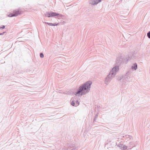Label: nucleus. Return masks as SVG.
Returning a JSON list of instances; mask_svg holds the SVG:
<instances>
[{"label":"nucleus","instance_id":"16","mask_svg":"<svg viewBox=\"0 0 150 150\" xmlns=\"http://www.w3.org/2000/svg\"><path fill=\"white\" fill-rule=\"evenodd\" d=\"M71 104L73 106H75L76 104H75V102H74V101H72L71 103Z\"/></svg>","mask_w":150,"mask_h":150},{"label":"nucleus","instance_id":"18","mask_svg":"<svg viewBox=\"0 0 150 150\" xmlns=\"http://www.w3.org/2000/svg\"><path fill=\"white\" fill-rule=\"evenodd\" d=\"M147 36L150 39V31L147 33Z\"/></svg>","mask_w":150,"mask_h":150},{"label":"nucleus","instance_id":"15","mask_svg":"<svg viewBox=\"0 0 150 150\" xmlns=\"http://www.w3.org/2000/svg\"><path fill=\"white\" fill-rule=\"evenodd\" d=\"M127 146H126L125 145H123V146H122V149H121L122 150H126L127 149Z\"/></svg>","mask_w":150,"mask_h":150},{"label":"nucleus","instance_id":"10","mask_svg":"<svg viewBox=\"0 0 150 150\" xmlns=\"http://www.w3.org/2000/svg\"><path fill=\"white\" fill-rule=\"evenodd\" d=\"M102 0H90L89 1V3L92 5H95L100 2Z\"/></svg>","mask_w":150,"mask_h":150},{"label":"nucleus","instance_id":"8","mask_svg":"<svg viewBox=\"0 0 150 150\" xmlns=\"http://www.w3.org/2000/svg\"><path fill=\"white\" fill-rule=\"evenodd\" d=\"M122 56H118L117 58L116 61V65H120L121 63L125 61Z\"/></svg>","mask_w":150,"mask_h":150},{"label":"nucleus","instance_id":"21","mask_svg":"<svg viewBox=\"0 0 150 150\" xmlns=\"http://www.w3.org/2000/svg\"><path fill=\"white\" fill-rule=\"evenodd\" d=\"M6 33V32H3L2 33H0V35H3Z\"/></svg>","mask_w":150,"mask_h":150},{"label":"nucleus","instance_id":"5","mask_svg":"<svg viewBox=\"0 0 150 150\" xmlns=\"http://www.w3.org/2000/svg\"><path fill=\"white\" fill-rule=\"evenodd\" d=\"M112 75H111V74L110 73L105 78V83L107 85H108L112 79L115 76H112Z\"/></svg>","mask_w":150,"mask_h":150},{"label":"nucleus","instance_id":"19","mask_svg":"<svg viewBox=\"0 0 150 150\" xmlns=\"http://www.w3.org/2000/svg\"><path fill=\"white\" fill-rule=\"evenodd\" d=\"M40 56L41 58H43L44 57V54L42 53H41L40 54Z\"/></svg>","mask_w":150,"mask_h":150},{"label":"nucleus","instance_id":"12","mask_svg":"<svg viewBox=\"0 0 150 150\" xmlns=\"http://www.w3.org/2000/svg\"><path fill=\"white\" fill-rule=\"evenodd\" d=\"M134 146V144H133L132 141H131L129 142V144L128 145V147H133Z\"/></svg>","mask_w":150,"mask_h":150},{"label":"nucleus","instance_id":"11","mask_svg":"<svg viewBox=\"0 0 150 150\" xmlns=\"http://www.w3.org/2000/svg\"><path fill=\"white\" fill-rule=\"evenodd\" d=\"M132 69L136 70L137 68V65L136 63H134L131 67Z\"/></svg>","mask_w":150,"mask_h":150},{"label":"nucleus","instance_id":"13","mask_svg":"<svg viewBox=\"0 0 150 150\" xmlns=\"http://www.w3.org/2000/svg\"><path fill=\"white\" fill-rule=\"evenodd\" d=\"M44 23H45L46 24H47L48 25H50V26H56L57 25V24L56 23H47V22H45Z\"/></svg>","mask_w":150,"mask_h":150},{"label":"nucleus","instance_id":"17","mask_svg":"<svg viewBox=\"0 0 150 150\" xmlns=\"http://www.w3.org/2000/svg\"><path fill=\"white\" fill-rule=\"evenodd\" d=\"M76 105H75V106L76 107V106H78L79 105V101L77 100H76Z\"/></svg>","mask_w":150,"mask_h":150},{"label":"nucleus","instance_id":"23","mask_svg":"<svg viewBox=\"0 0 150 150\" xmlns=\"http://www.w3.org/2000/svg\"><path fill=\"white\" fill-rule=\"evenodd\" d=\"M96 118H95V117L94 118V121H95V120H96Z\"/></svg>","mask_w":150,"mask_h":150},{"label":"nucleus","instance_id":"14","mask_svg":"<svg viewBox=\"0 0 150 150\" xmlns=\"http://www.w3.org/2000/svg\"><path fill=\"white\" fill-rule=\"evenodd\" d=\"M121 142H120V143H116V146H117L118 147H119V148H120V149H122V146H123L122 144L121 143Z\"/></svg>","mask_w":150,"mask_h":150},{"label":"nucleus","instance_id":"6","mask_svg":"<svg viewBox=\"0 0 150 150\" xmlns=\"http://www.w3.org/2000/svg\"><path fill=\"white\" fill-rule=\"evenodd\" d=\"M137 57V55L135 53L133 54L131 56V55L129 54L127 57H126V59L127 61H125L126 63H127L129 60L131 59L134 60L136 59Z\"/></svg>","mask_w":150,"mask_h":150},{"label":"nucleus","instance_id":"3","mask_svg":"<svg viewBox=\"0 0 150 150\" xmlns=\"http://www.w3.org/2000/svg\"><path fill=\"white\" fill-rule=\"evenodd\" d=\"M119 70V65H116L113 67L112 70L110 71V73L112 75V76H115Z\"/></svg>","mask_w":150,"mask_h":150},{"label":"nucleus","instance_id":"4","mask_svg":"<svg viewBox=\"0 0 150 150\" xmlns=\"http://www.w3.org/2000/svg\"><path fill=\"white\" fill-rule=\"evenodd\" d=\"M129 78L130 77H129V76L126 73L125 74L120 77V79H118V80L120 81L122 79L123 84H125L126 83V82L129 81Z\"/></svg>","mask_w":150,"mask_h":150},{"label":"nucleus","instance_id":"9","mask_svg":"<svg viewBox=\"0 0 150 150\" xmlns=\"http://www.w3.org/2000/svg\"><path fill=\"white\" fill-rule=\"evenodd\" d=\"M78 149L77 147L74 144H71L70 146H68L65 148L64 150H77Z\"/></svg>","mask_w":150,"mask_h":150},{"label":"nucleus","instance_id":"22","mask_svg":"<svg viewBox=\"0 0 150 150\" xmlns=\"http://www.w3.org/2000/svg\"><path fill=\"white\" fill-rule=\"evenodd\" d=\"M98 116V114H96V115H95V117L97 118V117Z\"/></svg>","mask_w":150,"mask_h":150},{"label":"nucleus","instance_id":"2","mask_svg":"<svg viewBox=\"0 0 150 150\" xmlns=\"http://www.w3.org/2000/svg\"><path fill=\"white\" fill-rule=\"evenodd\" d=\"M45 16L48 17H54L57 16V18H58L59 17H62L63 16V15L62 14L52 11L46 12V13L45 14Z\"/></svg>","mask_w":150,"mask_h":150},{"label":"nucleus","instance_id":"20","mask_svg":"<svg viewBox=\"0 0 150 150\" xmlns=\"http://www.w3.org/2000/svg\"><path fill=\"white\" fill-rule=\"evenodd\" d=\"M5 26L4 25H2L1 27H0V28L1 29H3L4 28Z\"/></svg>","mask_w":150,"mask_h":150},{"label":"nucleus","instance_id":"7","mask_svg":"<svg viewBox=\"0 0 150 150\" xmlns=\"http://www.w3.org/2000/svg\"><path fill=\"white\" fill-rule=\"evenodd\" d=\"M21 13V12L18 10L17 9L13 11V13H10L8 15V16L9 17H12L13 16H16Z\"/></svg>","mask_w":150,"mask_h":150},{"label":"nucleus","instance_id":"1","mask_svg":"<svg viewBox=\"0 0 150 150\" xmlns=\"http://www.w3.org/2000/svg\"><path fill=\"white\" fill-rule=\"evenodd\" d=\"M92 83L88 81L82 84L79 88L77 92H74L75 95L78 96H82L88 93L90 90Z\"/></svg>","mask_w":150,"mask_h":150}]
</instances>
